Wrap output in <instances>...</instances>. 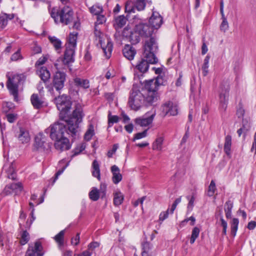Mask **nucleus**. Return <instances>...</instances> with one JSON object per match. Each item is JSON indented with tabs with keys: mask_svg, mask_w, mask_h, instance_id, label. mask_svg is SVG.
<instances>
[{
	"mask_svg": "<svg viewBox=\"0 0 256 256\" xmlns=\"http://www.w3.org/2000/svg\"><path fill=\"white\" fill-rule=\"evenodd\" d=\"M256 226V222L254 221H251L248 222L247 228L249 230H254Z\"/></svg>",
	"mask_w": 256,
	"mask_h": 256,
	"instance_id": "obj_63",
	"label": "nucleus"
},
{
	"mask_svg": "<svg viewBox=\"0 0 256 256\" xmlns=\"http://www.w3.org/2000/svg\"><path fill=\"white\" fill-rule=\"evenodd\" d=\"M22 56L20 52V49L18 50L16 52L12 54L10 60L12 61H16L18 60L22 59Z\"/></svg>",
	"mask_w": 256,
	"mask_h": 256,
	"instance_id": "obj_50",
	"label": "nucleus"
},
{
	"mask_svg": "<svg viewBox=\"0 0 256 256\" xmlns=\"http://www.w3.org/2000/svg\"><path fill=\"white\" fill-rule=\"evenodd\" d=\"M77 32L70 34L68 43L66 44V49L62 59L64 64L69 66L70 64L74 62V56L76 46Z\"/></svg>",
	"mask_w": 256,
	"mask_h": 256,
	"instance_id": "obj_6",
	"label": "nucleus"
},
{
	"mask_svg": "<svg viewBox=\"0 0 256 256\" xmlns=\"http://www.w3.org/2000/svg\"><path fill=\"white\" fill-rule=\"evenodd\" d=\"M134 8L130 2H127L125 6V12L128 13L134 12Z\"/></svg>",
	"mask_w": 256,
	"mask_h": 256,
	"instance_id": "obj_54",
	"label": "nucleus"
},
{
	"mask_svg": "<svg viewBox=\"0 0 256 256\" xmlns=\"http://www.w3.org/2000/svg\"><path fill=\"white\" fill-rule=\"evenodd\" d=\"M169 210L168 209L165 212H162L159 216V220L162 222L164 220L166 219L168 216Z\"/></svg>",
	"mask_w": 256,
	"mask_h": 256,
	"instance_id": "obj_56",
	"label": "nucleus"
},
{
	"mask_svg": "<svg viewBox=\"0 0 256 256\" xmlns=\"http://www.w3.org/2000/svg\"><path fill=\"white\" fill-rule=\"evenodd\" d=\"M124 56L128 60H132L136 53V50L134 48L130 45H126L122 50Z\"/></svg>",
	"mask_w": 256,
	"mask_h": 256,
	"instance_id": "obj_22",
	"label": "nucleus"
},
{
	"mask_svg": "<svg viewBox=\"0 0 256 256\" xmlns=\"http://www.w3.org/2000/svg\"><path fill=\"white\" fill-rule=\"evenodd\" d=\"M187 198L189 200V202L188 205V210L191 211L194 206V203L195 200V198L194 196H192L190 198L189 196H187Z\"/></svg>",
	"mask_w": 256,
	"mask_h": 256,
	"instance_id": "obj_57",
	"label": "nucleus"
},
{
	"mask_svg": "<svg viewBox=\"0 0 256 256\" xmlns=\"http://www.w3.org/2000/svg\"><path fill=\"white\" fill-rule=\"evenodd\" d=\"M164 138L162 136H158L152 145V149L154 150H161L162 148V144Z\"/></svg>",
	"mask_w": 256,
	"mask_h": 256,
	"instance_id": "obj_28",
	"label": "nucleus"
},
{
	"mask_svg": "<svg viewBox=\"0 0 256 256\" xmlns=\"http://www.w3.org/2000/svg\"><path fill=\"white\" fill-rule=\"evenodd\" d=\"M126 18L123 15L120 16L116 18L114 24L116 28H120L124 26L126 24Z\"/></svg>",
	"mask_w": 256,
	"mask_h": 256,
	"instance_id": "obj_32",
	"label": "nucleus"
},
{
	"mask_svg": "<svg viewBox=\"0 0 256 256\" xmlns=\"http://www.w3.org/2000/svg\"><path fill=\"white\" fill-rule=\"evenodd\" d=\"M159 86L160 83L158 80H150L146 82L144 88L147 90V94L144 96L145 105L152 104L158 100L159 95L157 90Z\"/></svg>",
	"mask_w": 256,
	"mask_h": 256,
	"instance_id": "obj_5",
	"label": "nucleus"
},
{
	"mask_svg": "<svg viewBox=\"0 0 256 256\" xmlns=\"http://www.w3.org/2000/svg\"><path fill=\"white\" fill-rule=\"evenodd\" d=\"M106 18L104 14H100L97 16L94 32L95 41L96 44L100 45L103 50L106 56L110 58L112 50V44L108 38H106L104 34L98 28V24H101L106 22Z\"/></svg>",
	"mask_w": 256,
	"mask_h": 256,
	"instance_id": "obj_3",
	"label": "nucleus"
},
{
	"mask_svg": "<svg viewBox=\"0 0 256 256\" xmlns=\"http://www.w3.org/2000/svg\"><path fill=\"white\" fill-rule=\"evenodd\" d=\"M92 176L96 178L99 180H100V166L98 162L94 160L92 164Z\"/></svg>",
	"mask_w": 256,
	"mask_h": 256,
	"instance_id": "obj_30",
	"label": "nucleus"
},
{
	"mask_svg": "<svg viewBox=\"0 0 256 256\" xmlns=\"http://www.w3.org/2000/svg\"><path fill=\"white\" fill-rule=\"evenodd\" d=\"M30 100L33 106L36 109H40L44 106V102L42 98L38 94H32Z\"/></svg>",
	"mask_w": 256,
	"mask_h": 256,
	"instance_id": "obj_23",
	"label": "nucleus"
},
{
	"mask_svg": "<svg viewBox=\"0 0 256 256\" xmlns=\"http://www.w3.org/2000/svg\"><path fill=\"white\" fill-rule=\"evenodd\" d=\"M128 106L131 109L136 111L144 104V96L140 90H132L130 94L128 101Z\"/></svg>",
	"mask_w": 256,
	"mask_h": 256,
	"instance_id": "obj_8",
	"label": "nucleus"
},
{
	"mask_svg": "<svg viewBox=\"0 0 256 256\" xmlns=\"http://www.w3.org/2000/svg\"><path fill=\"white\" fill-rule=\"evenodd\" d=\"M101 196L98 190L96 188H92V190L89 192V197L90 200L96 201Z\"/></svg>",
	"mask_w": 256,
	"mask_h": 256,
	"instance_id": "obj_34",
	"label": "nucleus"
},
{
	"mask_svg": "<svg viewBox=\"0 0 256 256\" xmlns=\"http://www.w3.org/2000/svg\"><path fill=\"white\" fill-rule=\"evenodd\" d=\"M239 221L236 218H234L231 223V233L233 236H235L238 230V225Z\"/></svg>",
	"mask_w": 256,
	"mask_h": 256,
	"instance_id": "obj_39",
	"label": "nucleus"
},
{
	"mask_svg": "<svg viewBox=\"0 0 256 256\" xmlns=\"http://www.w3.org/2000/svg\"><path fill=\"white\" fill-rule=\"evenodd\" d=\"M8 80L6 86L10 94L14 96L15 101L18 100V85L22 82L24 80V76L22 74H15L12 78L8 76Z\"/></svg>",
	"mask_w": 256,
	"mask_h": 256,
	"instance_id": "obj_9",
	"label": "nucleus"
},
{
	"mask_svg": "<svg viewBox=\"0 0 256 256\" xmlns=\"http://www.w3.org/2000/svg\"><path fill=\"white\" fill-rule=\"evenodd\" d=\"M90 12L95 15H98L102 12V8L98 5H94L90 8Z\"/></svg>",
	"mask_w": 256,
	"mask_h": 256,
	"instance_id": "obj_42",
	"label": "nucleus"
},
{
	"mask_svg": "<svg viewBox=\"0 0 256 256\" xmlns=\"http://www.w3.org/2000/svg\"><path fill=\"white\" fill-rule=\"evenodd\" d=\"M74 85L78 87H80L84 89H88L90 88V82L87 79L76 77L74 79Z\"/></svg>",
	"mask_w": 256,
	"mask_h": 256,
	"instance_id": "obj_27",
	"label": "nucleus"
},
{
	"mask_svg": "<svg viewBox=\"0 0 256 256\" xmlns=\"http://www.w3.org/2000/svg\"><path fill=\"white\" fill-rule=\"evenodd\" d=\"M86 148V144H82L80 146V149L78 150V148H76L74 153V155H77L79 154L80 152L84 150Z\"/></svg>",
	"mask_w": 256,
	"mask_h": 256,
	"instance_id": "obj_61",
	"label": "nucleus"
},
{
	"mask_svg": "<svg viewBox=\"0 0 256 256\" xmlns=\"http://www.w3.org/2000/svg\"><path fill=\"white\" fill-rule=\"evenodd\" d=\"M250 128V126L248 121L246 120H242V126L240 128L244 131V138H245L246 133L248 130Z\"/></svg>",
	"mask_w": 256,
	"mask_h": 256,
	"instance_id": "obj_48",
	"label": "nucleus"
},
{
	"mask_svg": "<svg viewBox=\"0 0 256 256\" xmlns=\"http://www.w3.org/2000/svg\"><path fill=\"white\" fill-rule=\"evenodd\" d=\"M118 117L116 116H110L108 115V127L112 126L114 123H116L118 121Z\"/></svg>",
	"mask_w": 256,
	"mask_h": 256,
	"instance_id": "obj_49",
	"label": "nucleus"
},
{
	"mask_svg": "<svg viewBox=\"0 0 256 256\" xmlns=\"http://www.w3.org/2000/svg\"><path fill=\"white\" fill-rule=\"evenodd\" d=\"M123 200L124 196L120 192H118L114 194V204L115 206L120 205L122 202Z\"/></svg>",
	"mask_w": 256,
	"mask_h": 256,
	"instance_id": "obj_33",
	"label": "nucleus"
},
{
	"mask_svg": "<svg viewBox=\"0 0 256 256\" xmlns=\"http://www.w3.org/2000/svg\"><path fill=\"white\" fill-rule=\"evenodd\" d=\"M94 128L92 124H90L88 126V128L84 136V138L85 140L88 141L90 140L92 136L94 135Z\"/></svg>",
	"mask_w": 256,
	"mask_h": 256,
	"instance_id": "obj_40",
	"label": "nucleus"
},
{
	"mask_svg": "<svg viewBox=\"0 0 256 256\" xmlns=\"http://www.w3.org/2000/svg\"><path fill=\"white\" fill-rule=\"evenodd\" d=\"M152 28L146 24L140 22L136 24L133 32H132L130 38L134 40V42L136 43L140 41V37L148 38L153 33Z\"/></svg>",
	"mask_w": 256,
	"mask_h": 256,
	"instance_id": "obj_7",
	"label": "nucleus"
},
{
	"mask_svg": "<svg viewBox=\"0 0 256 256\" xmlns=\"http://www.w3.org/2000/svg\"><path fill=\"white\" fill-rule=\"evenodd\" d=\"M16 136L19 142L23 144H28L30 140L28 131L22 128H20Z\"/></svg>",
	"mask_w": 256,
	"mask_h": 256,
	"instance_id": "obj_20",
	"label": "nucleus"
},
{
	"mask_svg": "<svg viewBox=\"0 0 256 256\" xmlns=\"http://www.w3.org/2000/svg\"><path fill=\"white\" fill-rule=\"evenodd\" d=\"M14 14H7L4 12H2L0 14V30L4 29L8 24V20L14 18Z\"/></svg>",
	"mask_w": 256,
	"mask_h": 256,
	"instance_id": "obj_25",
	"label": "nucleus"
},
{
	"mask_svg": "<svg viewBox=\"0 0 256 256\" xmlns=\"http://www.w3.org/2000/svg\"><path fill=\"white\" fill-rule=\"evenodd\" d=\"M82 109L77 108L73 112L72 117L68 120L63 122H56L46 128L45 132L50 134L52 140L66 137L67 135L75 138L78 134V124L82 122Z\"/></svg>",
	"mask_w": 256,
	"mask_h": 256,
	"instance_id": "obj_1",
	"label": "nucleus"
},
{
	"mask_svg": "<svg viewBox=\"0 0 256 256\" xmlns=\"http://www.w3.org/2000/svg\"><path fill=\"white\" fill-rule=\"evenodd\" d=\"M118 148V144H114L113 146H112V148L111 150H110L108 152V158H112L113 154H114L116 150H117Z\"/></svg>",
	"mask_w": 256,
	"mask_h": 256,
	"instance_id": "obj_59",
	"label": "nucleus"
},
{
	"mask_svg": "<svg viewBox=\"0 0 256 256\" xmlns=\"http://www.w3.org/2000/svg\"><path fill=\"white\" fill-rule=\"evenodd\" d=\"M34 146L38 150H45L50 148L48 144L46 142L45 138L40 134L36 136Z\"/></svg>",
	"mask_w": 256,
	"mask_h": 256,
	"instance_id": "obj_19",
	"label": "nucleus"
},
{
	"mask_svg": "<svg viewBox=\"0 0 256 256\" xmlns=\"http://www.w3.org/2000/svg\"><path fill=\"white\" fill-rule=\"evenodd\" d=\"M230 86L228 84L222 85L220 93V107L224 110L227 107L229 96Z\"/></svg>",
	"mask_w": 256,
	"mask_h": 256,
	"instance_id": "obj_12",
	"label": "nucleus"
},
{
	"mask_svg": "<svg viewBox=\"0 0 256 256\" xmlns=\"http://www.w3.org/2000/svg\"><path fill=\"white\" fill-rule=\"evenodd\" d=\"M162 18L159 13L156 12H153L149 20V22L151 26H150V28H152L153 30L154 29L157 30L159 28L162 24Z\"/></svg>",
	"mask_w": 256,
	"mask_h": 256,
	"instance_id": "obj_14",
	"label": "nucleus"
},
{
	"mask_svg": "<svg viewBox=\"0 0 256 256\" xmlns=\"http://www.w3.org/2000/svg\"><path fill=\"white\" fill-rule=\"evenodd\" d=\"M50 13L56 23L61 22L68 25L74 20V12L69 6L60 8H54Z\"/></svg>",
	"mask_w": 256,
	"mask_h": 256,
	"instance_id": "obj_4",
	"label": "nucleus"
},
{
	"mask_svg": "<svg viewBox=\"0 0 256 256\" xmlns=\"http://www.w3.org/2000/svg\"><path fill=\"white\" fill-rule=\"evenodd\" d=\"M2 174L9 179L15 180L16 174L13 162H6L2 168Z\"/></svg>",
	"mask_w": 256,
	"mask_h": 256,
	"instance_id": "obj_13",
	"label": "nucleus"
},
{
	"mask_svg": "<svg viewBox=\"0 0 256 256\" xmlns=\"http://www.w3.org/2000/svg\"><path fill=\"white\" fill-rule=\"evenodd\" d=\"M182 200L181 196L180 198H176L175 201L174 202V204H172L171 209H170V213L171 214H172L174 210L176 209L177 205Z\"/></svg>",
	"mask_w": 256,
	"mask_h": 256,
	"instance_id": "obj_58",
	"label": "nucleus"
},
{
	"mask_svg": "<svg viewBox=\"0 0 256 256\" xmlns=\"http://www.w3.org/2000/svg\"><path fill=\"white\" fill-rule=\"evenodd\" d=\"M54 102L61 114H66L71 108V102L66 96L63 95L55 98Z\"/></svg>",
	"mask_w": 256,
	"mask_h": 256,
	"instance_id": "obj_11",
	"label": "nucleus"
},
{
	"mask_svg": "<svg viewBox=\"0 0 256 256\" xmlns=\"http://www.w3.org/2000/svg\"><path fill=\"white\" fill-rule=\"evenodd\" d=\"M210 60V56H207L204 60V64L202 66V70L203 71L204 76H206L208 73V62Z\"/></svg>",
	"mask_w": 256,
	"mask_h": 256,
	"instance_id": "obj_44",
	"label": "nucleus"
},
{
	"mask_svg": "<svg viewBox=\"0 0 256 256\" xmlns=\"http://www.w3.org/2000/svg\"><path fill=\"white\" fill-rule=\"evenodd\" d=\"M233 207L232 202L230 200L226 202L224 205V212L226 218H231L232 209Z\"/></svg>",
	"mask_w": 256,
	"mask_h": 256,
	"instance_id": "obj_36",
	"label": "nucleus"
},
{
	"mask_svg": "<svg viewBox=\"0 0 256 256\" xmlns=\"http://www.w3.org/2000/svg\"><path fill=\"white\" fill-rule=\"evenodd\" d=\"M8 188H11L12 192L18 194L22 190V184L20 182L12 184H10L7 185L6 186V190L8 192Z\"/></svg>",
	"mask_w": 256,
	"mask_h": 256,
	"instance_id": "obj_29",
	"label": "nucleus"
},
{
	"mask_svg": "<svg viewBox=\"0 0 256 256\" xmlns=\"http://www.w3.org/2000/svg\"><path fill=\"white\" fill-rule=\"evenodd\" d=\"M98 190L102 198L105 196L106 191V184L104 183H102Z\"/></svg>",
	"mask_w": 256,
	"mask_h": 256,
	"instance_id": "obj_52",
	"label": "nucleus"
},
{
	"mask_svg": "<svg viewBox=\"0 0 256 256\" xmlns=\"http://www.w3.org/2000/svg\"><path fill=\"white\" fill-rule=\"evenodd\" d=\"M224 4L222 0L220 2V12L222 15V22L220 25V30L221 31L226 32L229 28L228 22L226 18L224 12Z\"/></svg>",
	"mask_w": 256,
	"mask_h": 256,
	"instance_id": "obj_21",
	"label": "nucleus"
},
{
	"mask_svg": "<svg viewBox=\"0 0 256 256\" xmlns=\"http://www.w3.org/2000/svg\"><path fill=\"white\" fill-rule=\"evenodd\" d=\"M55 148L60 152L68 150L70 148V144L67 137L54 140Z\"/></svg>",
	"mask_w": 256,
	"mask_h": 256,
	"instance_id": "obj_16",
	"label": "nucleus"
},
{
	"mask_svg": "<svg viewBox=\"0 0 256 256\" xmlns=\"http://www.w3.org/2000/svg\"><path fill=\"white\" fill-rule=\"evenodd\" d=\"M232 146V136L230 135H227L225 138L224 151L227 155L230 154V148Z\"/></svg>",
	"mask_w": 256,
	"mask_h": 256,
	"instance_id": "obj_31",
	"label": "nucleus"
},
{
	"mask_svg": "<svg viewBox=\"0 0 256 256\" xmlns=\"http://www.w3.org/2000/svg\"><path fill=\"white\" fill-rule=\"evenodd\" d=\"M80 242V234L78 233L71 240V244L73 245L76 246L79 244Z\"/></svg>",
	"mask_w": 256,
	"mask_h": 256,
	"instance_id": "obj_60",
	"label": "nucleus"
},
{
	"mask_svg": "<svg viewBox=\"0 0 256 256\" xmlns=\"http://www.w3.org/2000/svg\"><path fill=\"white\" fill-rule=\"evenodd\" d=\"M30 240V234L26 230L22 231L20 234V243L22 245H24Z\"/></svg>",
	"mask_w": 256,
	"mask_h": 256,
	"instance_id": "obj_37",
	"label": "nucleus"
},
{
	"mask_svg": "<svg viewBox=\"0 0 256 256\" xmlns=\"http://www.w3.org/2000/svg\"><path fill=\"white\" fill-rule=\"evenodd\" d=\"M65 233V230H61L54 238L56 242L58 244L60 247L64 245V238Z\"/></svg>",
	"mask_w": 256,
	"mask_h": 256,
	"instance_id": "obj_35",
	"label": "nucleus"
},
{
	"mask_svg": "<svg viewBox=\"0 0 256 256\" xmlns=\"http://www.w3.org/2000/svg\"><path fill=\"white\" fill-rule=\"evenodd\" d=\"M37 74L44 82L48 81L50 76V72L45 66H40L38 68Z\"/></svg>",
	"mask_w": 256,
	"mask_h": 256,
	"instance_id": "obj_26",
	"label": "nucleus"
},
{
	"mask_svg": "<svg viewBox=\"0 0 256 256\" xmlns=\"http://www.w3.org/2000/svg\"><path fill=\"white\" fill-rule=\"evenodd\" d=\"M157 49L158 46L154 38H151L146 41L144 48V58L134 66L135 68L142 73L146 72L149 68L148 64H154L158 62L155 56Z\"/></svg>",
	"mask_w": 256,
	"mask_h": 256,
	"instance_id": "obj_2",
	"label": "nucleus"
},
{
	"mask_svg": "<svg viewBox=\"0 0 256 256\" xmlns=\"http://www.w3.org/2000/svg\"><path fill=\"white\" fill-rule=\"evenodd\" d=\"M251 151L254 152V154H256V132L254 136V140L252 144V146L251 148Z\"/></svg>",
	"mask_w": 256,
	"mask_h": 256,
	"instance_id": "obj_64",
	"label": "nucleus"
},
{
	"mask_svg": "<svg viewBox=\"0 0 256 256\" xmlns=\"http://www.w3.org/2000/svg\"><path fill=\"white\" fill-rule=\"evenodd\" d=\"M42 246L40 242H36L34 246H30L26 251V256H42Z\"/></svg>",
	"mask_w": 256,
	"mask_h": 256,
	"instance_id": "obj_17",
	"label": "nucleus"
},
{
	"mask_svg": "<svg viewBox=\"0 0 256 256\" xmlns=\"http://www.w3.org/2000/svg\"><path fill=\"white\" fill-rule=\"evenodd\" d=\"M162 110L165 112V115L170 114V116H176L178 113V104L176 102H168L163 105Z\"/></svg>",
	"mask_w": 256,
	"mask_h": 256,
	"instance_id": "obj_15",
	"label": "nucleus"
},
{
	"mask_svg": "<svg viewBox=\"0 0 256 256\" xmlns=\"http://www.w3.org/2000/svg\"><path fill=\"white\" fill-rule=\"evenodd\" d=\"M200 230L198 227H194L192 232V236L190 239V243L193 244L196 240L198 238L200 234Z\"/></svg>",
	"mask_w": 256,
	"mask_h": 256,
	"instance_id": "obj_41",
	"label": "nucleus"
},
{
	"mask_svg": "<svg viewBox=\"0 0 256 256\" xmlns=\"http://www.w3.org/2000/svg\"><path fill=\"white\" fill-rule=\"evenodd\" d=\"M56 68L59 70L60 69L58 67V64H54ZM66 74L64 72H61L59 70L56 72L53 78V86L57 91H60L64 86V83L66 81Z\"/></svg>",
	"mask_w": 256,
	"mask_h": 256,
	"instance_id": "obj_10",
	"label": "nucleus"
},
{
	"mask_svg": "<svg viewBox=\"0 0 256 256\" xmlns=\"http://www.w3.org/2000/svg\"><path fill=\"white\" fill-rule=\"evenodd\" d=\"M216 190V184L212 180L210 182V184L208 186V194L210 196H212L215 192Z\"/></svg>",
	"mask_w": 256,
	"mask_h": 256,
	"instance_id": "obj_46",
	"label": "nucleus"
},
{
	"mask_svg": "<svg viewBox=\"0 0 256 256\" xmlns=\"http://www.w3.org/2000/svg\"><path fill=\"white\" fill-rule=\"evenodd\" d=\"M244 109L240 107L237 110V112H236V114H237L238 118H240L244 116Z\"/></svg>",
	"mask_w": 256,
	"mask_h": 256,
	"instance_id": "obj_62",
	"label": "nucleus"
},
{
	"mask_svg": "<svg viewBox=\"0 0 256 256\" xmlns=\"http://www.w3.org/2000/svg\"><path fill=\"white\" fill-rule=\"evenodd\" d=\"M49 40L56 50L60 49L62 42L60 40L55 36H50Z\"/></svg>",
	"mask_w": 256,
	"mask_h": 256,
	"instance_id": "obj_38",
	"label": "nucleus"
},
{
	"mask_svg": "<svg viewBox=\"0 0 256 256\" xmlns=\"http://www.w3.org/2000/svg\"><path fill=\"white\" fill-rule=\"evenodd\" d=\"M142 251L152 254V245L151 244L147 242H144L142 244Z\"/></svg>",
	"mask_w": 256,
	"mask_h": 256,
	"instance_id": "obj_43",
	"label": "nucleus"
},
{
	"mask_svg": "<svg viewBox=\"0 0 256 256\" xmlns=\"http://www.w3.org/2000/svg\"><path fill=\"white\" fill-rule=\"evenodd\" d=\"M147 131L148 130H146L142 132L136 134L134 138V141L146 137L147 136Z\"/></svg>",
	"mask_w": 256,
	"mask_h": 256,
	"instance_id": "obj_55",
	"label": "nucleus"
},
{
	"mask_svg": "<svg viewBox=\"0 0 256 256\" xmlns=\"http://www.w3.org/2000/svg\"><path fill=\"white\" fill-rule=\"evenodd\" d=\"M146 6L145 0H136L135 2V8L138 10H143Z\"/></svg>",
	"mask_w": 256,
	"mask_h": 256,
	"instance_id": "obj_45",
	"label": "nucleus"
},
{
	"mask_svg": "<svg viewBox=\"0 0 256 256\" xmlns=\"http://www.w3.org/2000/svg\"><path fill=\"white\" fill-rule=\"evenodd\" d=\"M111 172L112 174V180L114 184H118L122 180V175L118 166L114 165L111 167Z\"/></svg>",
	"mask_w": 256,
	"mask_h": 256,
	"instance_id": "obj_24",
	"label": "nucleus"
},
{
	"mask_svg": "<svg viewBox=\"0 0 256 256\" xmlns=\"http://www.w3.org/2000/svg\"><path fill=\"white\" fill-rule=\"evenodd\" d=\"M6 118L9 122L12 123L16 120L18 115L15 114H6Z\"/></svg>",
	"mask_w": 256,
	"mask_h": 256,
	"instance_id": "obj_51",
	"label": "nucleus"
},
{
	"mask_svg": "<svg viewBox=\"0 0 256 256\" xmlns=\"http://www.w3.org/2000/svg\"><path fill=\"white\" fill-rule=\"evenodd\" d=\"M13 104L11 102H4L2 104V110L4 113L7 114L12 108Z\"/></svg>",
	"mask_w": 256,
	"mask_h": 256,
	"instance_id": "obj_47",
	"label": "nucleus"
},
{
	"mask_svg": "<svg viewBox=\"0 0 256 256\" xmlns=\"http://www.w3.org/2000/svg\"><path fill=\"white\" fill-rule=\"evenodd\" d=\"M48 60V58L46 56H43L41 58H40L36 62L35 66L38 68H39L38 67L43 65L46 61Z\"/></svg>",
	"mask_w": 256,
	"mask_h": 256,
	"instance_id": "obj_53",
	"label": "nucleus"
},
{
	"mask_svg": "<svg viewBox=\"0 0 256 256\" xmlns=\"http://www.w3.org/2000/svg\"><path fill=\"white\" fill-rule=\"evenodd\" d=\"M156 114V112H154L150 116H144L136 118L135 120V122L136 124L140 126H148L152 124Z\"/></svg>",
	"mask_w": 256,
	"mask_h": 256,
	"instance_id": "obj_18",
	"label": "nucleus"
}]
</instances>
